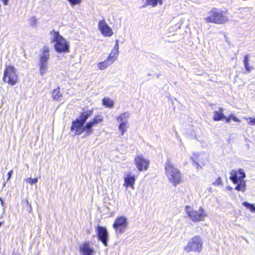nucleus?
<instances>
[{"instance_id":"obj_4","label":"nucleus","mask_w":255,"mask_h":255,"mask_svg":"<svg viewBox=\"0 0 255 255\" xmlns=\"http://www.w3.org/2000/svg\"><path fill=\"white\" fill-rule=\"evenodd\" d=\"M165 170L168 180L174 186L180 183L181 174L179 170L173 166L169 160H168L165 164Z\"/></svg>"},{"instance_id":"obj_31","label":"nucleus","mask_w":255,"mask_h":255,"mask_svg":"<svg viewBox=\"0 0 255 255\" xmlns=\"http://www.w3.org/2000/svg\"><path fill=\"white\" fill-rule=\"evenodd\" d=\"M222 184V179L220 177H219L216 181L213 183V185L215 186H218Z\"/></svg>"},{"instance_id":"obj_20","label":"nucleus","mask_w":255,"mask_h":255,"mask_svg":"<svg viewBox=\"0 0 255 255\" xmlns=\"http://www.w3.org/2000/svg\"><path fill=\"white\" fill-rule=\"evenodd\" d=\"M249 55L247 54L244 57V64L246 71L248 72H250L252 70V68L249 66Z\"/></svg>"},{"instance_id":"obj_41","label":"nucleus","mask_w":255,"mask_h":255,"mask_svg":"<svg viewBox=\"0 0 255 255\" xmlns=\"http://www.w3.org/2000/svg\"><path fill=\"white\" fill-rule=\"evenodd\" d=\"M229 118H230L231 119H233V117H235V116L233 115V114H231L229 116Z\"/></svg>"},{"instance_id":"obj_22","label":"nucleus","mask_w":255,"mask_h":255,"mask_svg":"<svg viewBox=\"0 0 255 255\" xmlns=\"http://www.w3.org/2000/svg\"><path fill=\"white\" fill-rule=\"evenodd\" d=\"M112 64L108 62L107 60H105L103 62H100L98 64V67L101 70L105 69L108 66H110Z\"/></svg>"},{"instance_id":"obj_40","label":"nucleus","mask_w":255,"mask_h":255,"mask_svg":"<svg viewBox=\"0 0 255 255\" xmlns=\"http://www.w3.org/2000/svg\"><path fill=\"white\" fill-rule=\"evenodd\" d=\"M4 4L6 5L7 4L8 0H2Z\"/></svg>"},{"instance_id":"obj_11","label":"nucleus","mask_w":255,"mask_h":255,"mask_svg":"<svg viewBox=\"0 0 255 255\" xmlns=\"http://www.w3.org/2000/svg\"><path fill=\"white\" fill-rule=\"evenodd\" d=\"M128 225L127 218L121 216L116 220L113 227L117 234H122L124 233Z\"/></svg>"},{"instance_id":"obj_18","label":"nucleus","mask_w":255,"mask_h":255,"mask_svg":"<svg viewBox=\"0 0 255 255\" xmlns=\"http://www.w3.org/2000/svg\"><path fill=\"white\" fill-rule=\"evenodd\" d=\"M52 97L55 100L58 101L59 99L62 97V94L60 93V89L59 88L54 89L52 93Z\"/></svg>"},{"instance_id":"obj_38","label":"nucleus","mask_w":255,"mask_h":255,"mask_svg":"<svg viewBox=\"0 0 255 255\" xmlns=\"http://www.w3.org/2000/svg\"><path fill=\"white\" fill-rule=\"evenodd\" d=\"M233 120L235 122H240V120L235 116V117H233Z\"/></svg>"},{"instance_id":"obj_10","label":"nucleus","mask_w":255,"mask_h":255,"mask_svg":"<svg viewBox=\"0 0 255 255\" xmlns=\"http://www.w3.org/2000/svg\"><path fill=\"white\" fill-rule=\"evenodd\" d=\"M5 82L14 85L16 83V73L15 69L12 66H8L5 70L3 78Z\"/></svg>"},{"instance_id":"obj_28","label":"nucleus","mask_w":255,"mask_h":255,"mask_svg":"<svg viewBox=\"0 0 255 255\" xmlns=\"http://www.w3.org/2000/svg\"><path fill=\"white\" fill-rule=\"evenodd\" d=\"M26 180L27 181V182L28 183H29L31 185L37 183L38 181L37 178L33 179L31 178H29L27 179Z\"/></svg>"},{"instance_id":"obj_6","label":"nucleus","mask_w":255,"mask_h":255,"mask_svg":"<svg viewBox=\"0 0 255 255\" xmlns=\"http://www.w3.org/2000/svg\"><path fill=\"white\" fill-rule=\"evenodd\" d=\"M203 241L199 236H195L190 239L186 246H184V250L187 253L194 252L200 253L203 249Z\"/></svg>"},{"instance_id":"obj_7","label":"nucleus","mask_w":255,"mask_h":255,"mask_svg":"<svg viewBox=\"0 0 255 255\" xmlns=\"http://www.w3.org/2000/svg\"><path fill=\"white\" fill-rule=\"evenodd\" d=\"M41 54L39 57V73L43 75L48 71V61L50 58L49 49L45 46L41 50Z\"/></svg>"},{"instance_id":"obj_14","label":"nucleus","mask_w":255,"mask_h":255,"mask_svg":"<svg viewBox=\"0 0 255 255\" xmlns=\"http://www.w3.org/2000/svg\"><path fill=\"white\" fill-rule=\"evenodd\" d=\"M98 27L101 32L105 36L110 37L113 34V31L104 20H100L98 23Z\"/></svg>"},{"instance_id":"obj_24","label":"nucleus","mask_w":255,"mask_h":255,"mask_svg":"<svg viewBox=\"0 0 255 255\" xmlns=\"http://www.w3.org/2000/svg\"><path fill=\"white\" fill-rule=\"evenodd\" d=\"M243 205L247 208L250 210L252 212L255 213V206L254 204L250 203L248 202H244L243 203Z\"/></svg>"},{"instance_id":"obj_32","label":"nucleus","mask_w":255,"mask_h":255,"mask_svg":"<svg viewBox=\"0 0 255 255\" xmlns=\"http://www.w3.org/2000/svg\"><path fill=\"white\" fill-rule=\"evenodd\" d=\"M119 50H117V49H114L113 48L111 52V53L112 54H113V55H114L115 56L117 57V58L118 57V56L119 55Z\"/></svg>"},{"instance_id":"obj_34","label":"nucleus","mask_w":255,"mask_h":255,"mask_svg":"<svg viewBox=\"0 0 255 255\" xmlns=\"http://www.w3.org/2000/svg\"><path fill=\"white\" fill-rule=\"evenodd\" d=\"M119 41L118 39L116 40V44L114 47V49L119 50Z\"/></svg>"},{"instance_id":"obj_33","label":"nucleus","mask_w":255,"mask_h":255,"mask_svg":"<svg viewBox=\"0 0 255 255\" xmlns=\"http://www.w3.org/2000/svg\"><path fill=\"white\" fill-rule=\"evenodd\" d=\"M191 160H192L194 165L196 166V167L197 168V169H199V167L200 168H201V167L200 166V165H199V164L195 160L194 158L193 157H191Z\"/></svg>"},{"instance_id":"obj_15","label":"nucleus","mask_w":255,"mask_h":255,"mask_svg":"<svg viewBox=\"0 0 255 255\" xmlns=\"http://www.w3.org/2000/svg\"><path fill=\"white\" fill-rule=\"evenodd\" d=\"M79 251L81 255H93L94 253L93 248L90 247L89 243H85L79 246Z\"/></svg>"},{"instance_id":"obj_39","label":"nucleus","mask_w":255,"mask_h":255,"mask_svg":"<svg viewBox=\"0 0 255 255\" xmlns=\"http://www.w3.org/2000/svg\"><path fill=\"white\" fill-rule=\"evenodd\" d=\"M157 3H159V4L162 5V1L163 0H156Z\"/></svg>"},{"instance_id":"obj_42","label":"nucleus","mask_w":255,"mask_h":255,"mask_svg":"<svg viewBox=\"0 0 255 255\" xmlns=\"http://www.w3.org/2000/svg\"><path fill=\"white\" fill-rule=\"evenodd\" d=\"M229 189H230V190H231V189H232V188L231 187H230V188H229Z\"/></svg>"},{"instance_id":"obj_26","label":"nucleus","mask_w":255,"mask_h":255,"mask_svg":"<svg viewBox=\"0 0 255 255\" xmlns=\"http://www.w3.org/2000/svg\"><path fill=\"white\" fill-rule=\"evenodd\" d=\"M117 57L110 53L106 60L112 64L117 60Z\"/></svg>"},{"instance_id":"obj_13","label":"nucleus","mask_w":255,"mask_h":255,"mask_svg":"<svg viewBox=\"0 0 255 255\" xmlns=\"http://www.w3.org/2000/svg\"><path fill=\"white\" fill-rule=\"evenodd\" d=\"M134 161L135 165L139 171L146 170L148 168L149 161L145 159L142 156H136Z\"/></svg>"},{"instance_id":"obj_23","label":"nucleus","mask_w":255,"mask_h":255,"mask_svg":"<svg viewBox=\"0 0 255 255\" xmlns=\"http://www.w3.org/2000/svg\"><path fill=\"white\" fill-rule=\"evenodd\" d=\"M130 114L129 112H125L118 117L117 118L118 121H120L121 122H125L127 121V119L129 118Z\"/></svg>"},{"instance_id":"obj_36","label":"nucleus","mask_w":255,"mask_h":255,"mask_svg":"<svg viewBox=\"0 0 255 255\" xmlns=\"http://www.w3.org/2000/svg\"><path fill=\"white\" fill-rule=\"evenodd\" d=\"M0 206L2 210L4 211L3 201L1 198H0Z\"/></svg>"},{"instance_id":"obj_19","label":"nucleus","mask_w":255,"mask_h":255,"mask_svg":"<svg viewBox=\"0 0 255 255\" xmlns=\"http://www.w3.org/2000/svg\"><path fill=\"white\" fill-rule=\"evenodd\" d=\"M128 125V121H125V122H122L120 124L119 128L120 131L121 132L122 135H124L125 132L127 131V128H128L127 125Z\"/></svg>"},{"instance_id":"obj_9","label":"nucleus","mask_w":255,"mask_h":255,"mask_svg":"<svg viewBox=\"0 0 255 255\" xmlns=\"http://www.w3.org/2000/svg\"><path fill=\"white\" fill-rule=\"evenodd\" d=\"M103 121V117L100 115L95 116L92 120H90L88 122L86 123L85 127L86 130L85 134L84 137L90 135L93 132V129L92 128L96 125L101 123Z\"/></svg>"},{"instance_id":"obj_2","label":"nucleus","mask_w":255,"mask_h":255,"mask_svg":"<svg viewBox=\"0 0 255 255\" xmlns=\"http://www.w3.org/2000/svg\"><path fill=\"white\" fill-rule=\"evenodd\" d=\"M230 179L233 183L236 184L235 189L238 191L245 192L246 190V174L243 169H239L237 171L232 170L230 172Z\"/></svg>"},{"instance_id":"obj_21","label":"nucleus","mask_w":255,"mask_h":255,"mask_svg":"<svg viewBox=\"0 0 255 255\" xmlns=\"http://www.w3.org/2000/svg\"><path fill=\"white\" fill-rule=\"evenodd\" d=\"M102 104L104 106L108 108H112L114 106V102L109 98H104L102 100Z\"/></svg>"},{"instance_id":"obj_30","label":"nucleus","mask_w":255,"mask_h":255,"mask_svg":"<svg viewBox=\"0 0 255 255\" xmlns=\"http://www.w3.org/2000/svg\"><path fill=\"white\" fill-rule=\"evenodd\" d=\"M68 1L72 6L79 4L81 2V0H68Z\"/></svg>"},{"instance_id":"obj_25","label":"nucleus","mask_w":255,"mask_h":255,"mask_svg":"<svg viewBox=\"0 0 255 255\" xmlns=\"http://www.w3.org/2000/svg\"><path fill=\"white\" fill-rule=\"evenodd\" d=\"M157 4L156 0H146L145 3L143 5V7H144L147 5H152L153 7H154Z\"/></svg>"},{"instance_id":"obj_37","label":"nucleus","mask_w":255,"mask_h":255,"mask_svg":"<svg viewBox=\"0 0 255 255\" xmlns=\"http://www.w3.org/2000/svg\"><path fill=\"white\" fill-rule=\"evenodd\" d=\"M224 119H225L226 120V121L227 123H230V121H231L230 118L226 117V118H224Z\"/></svg>"},{"instance_id":"obj_12","label":"nucleus","mask_w":255,"mask_h":255,"mask_svg":"<svg viewBox=\"0 0 255 255\" xmlns=\"http://www.w3.org/2000/svg\"><path fill=\"white\" fill-rule=\"evenodd\" d=\"M96 232L97 234V237L103 245L107 247L109 240V233L107 228L100 225H98L96 228Z\"/></svg>"},{"instance_id":"obj_1","label":"nucleus","mask_w":255,"mask_h":255,"mask_svg":"<svg viewBox=\"0 0 255 255\" xmlns=\"http://www.w3.org/2000/svg\"><path fill=\"white\" fill-rule=\"evenodd\" d=\"M93 113L92 110L83 111L81 113L80 116L72 123L70 127V130L72 131H75V134L80 135L84 132H86L85 130L86 121Z\"/></svg>"},{"instance_id":"obj_27","label":"nucleus","mask_w":255,"mask_h":255,"mask_svg":"<svg viewBox=\"0 0 255 255\" xmlns=\"http://www.w3.org/2000/svg\"><path fill=\"white\" fill-rule=\"evenodd\" d=\"M245 119L248 121V123L249 125L251 126L255 125V118L250 117V118H245Z\"/></svg>"},{"instance_id":"obj_29","label":"nucleus","mask_w":255,"mask_h":255,"mask_svg":"<svg viewBox=\"0 0 255 255\" xmlns=\"http://www.w3.org/2000/svg\"><path fill=\"white\" fill-rule=\"evenodd\" d=\"M36 19L35 17H32L30 18V24L33 26V27H35L36 25Z\"/></svg>"},{"instance_id":"obj_16","label":"nucleus","mask_w":255,"mask_h":255,"mask_svg":"<svg viewBox=\"0 0 255 255\" xmlns=\"http://www.w3.org/2000/svg\"><path fill=\"white\" fill-rule=\"evenodd\" d=\"M124 180V186L132 188L135 183V177L134 175H131L130 174H129L127 175V177H125Z\"/></svg>"},{"instance_id":"obj_35","label":"nucleus","mask_w":255,"mask_h":255,"mask_svg":"<svg viewBox=\"0 0 255 255\" xmlns=\"http://www.w3.org/2000/svg\"><path fill=\"white\" fill-rule=\"evenodd\" d=\"M12 172L13 171L12 170H10V171H9L8 172V173L7 174V180H9L12 174Z\"/></svg>"},{"instance_id":"obj_5","label":"nucleus","mask_w":255,"mask_h":255,"mask_svg":"<svg viewBox=\"0 0 255 255\" xmlns=\"http://www.w3.org/2000/svg\"><path fill=\"white\" fill-rule=\"evenodd\" d=\"M209 16L205 18L207 23H214L216 24H224L228 21L229 19L225 12L219 10L216 8H213L208 12Z\"/></svg>"},{"instance_id":"obj_17","label":"nucleus","mask_w":255,"mask_h":255,"mask_svg":"<svg viewBox=\"0 0 255 255\" xmlns=\"http://www.w3.org/2000/svg\"><path fill=\"white\" fill-rule=\"evenodd\" d=\"M224 109L220 108L218 111H215L214 112L213 120L215 121H220L226 118V116L223 114Z\"/></svg>"},{"instance_id":"obj_3","label":"nucleus","mask_w":255,"mask_h":255,"mask_svg":"<svg viewBox=\"0 0 255 255\" xmlns=\"http://www.w3.org/2000/svg\"><path fill=\"white\" fill-rule=\"evenodd\" d=\"M50 34L52 36L51 42H55L54 48L58 53H66L69 52V45L66 39L58 31L52 30Z\"/></svg>"},{"instance_id":"obj_8","label":"nucleus","mask_w":255,"mask_h":255,"mask_svg":"<svg viewBox=\"0 0 255 255\" xmlns=\"http://www.w3.org/2000/svg\"><path fill=\"white\" fill-rule=\"evenodd\" d=\"M185 211L193 222H198L203 221L205 217L206 213L204 212L202 208L200 207L198 210H194L190 206H186Z\"/></svg>"}]
</instances>
